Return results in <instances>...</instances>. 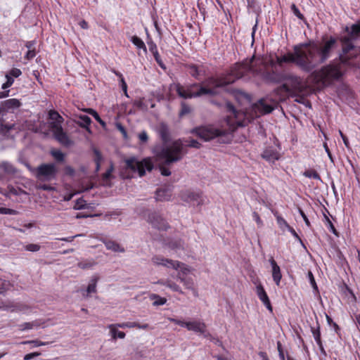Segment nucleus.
Instances as JSON below:
<instances>
[{
    "label": "nucleus",
    "instance_id": "39448f33",
    "mask_svg": "<svg viewBox=\"0 0 360 360\" xmlns=\"http://www.w3.org/2000/svg\"><path fill=\"white\" fill-rule=\"evenodd\" d=\"M319 85L327 86L342 76V71L337 65L332 64L323 67L312 74Z\"/></svg>",
    "mask_w": 360,
    "mask_h": 360
},
{
    "label": "nucleus",
    "instance_id": "bb28decb",
    "mask_svg": "<svg viewBox=\"0 0 360 360\" xmlns=\"http://www.w3.org/2000/svg\"><path fill=\"white\" fill-rule=\"evenodd\" d=\"M102 241L105 244V246L108 250H112L115 252L122 253L125 252L124 248H123L119 243L114 240H103Z\"/></svg>",
    "mask_w": 360,
    "mask_h": 360
},
{
    "label": "nucleus",
    "instance_id": "de8ad7c7",
    "mask_svg": "<svg viewBox=\"0 0 360 360\" xmlns=\"http://www.w3.org/2000/svg\"><path fill=\"white\" fill-rule=\"evenodd\" d=\"M25 249L30 252H37L40 250V245L37 244H28L25 246Z\"/></svg>",
    "mask_w": 360,
    "mask_h": 360
},
{
    "label": "nucleus",
    "instance_id": "13d9d810",
    "mask_svg": "<svg viewBox=\"0 0 360 360\" xmlns=\"http://www.w3.org/2000/svg\"><path fill=\"white\" fill-rule=\"evenodd\" d=\"M277 349L278 351V354H279V357H280L281 360H285L284 353L283 351V348H282V345L280 342H277Z\"/></svg>",
    "mask_w": 360,
    "mask_h": 360
},
{
    "label": "nucleus",
    "instance_id": "a878e982",
    "mask_svg": "<svg viewBox=\"0 0 360 360\" xmlns=\"http://www.w3.org/2000/svg\"><path fill=\"white\" fill-rule=\"evenodd\" d=\"M49 119L51 120L50 122V127L54 129V126L62 127L61 124L63 121V118L55 110H50L49 112Z\"/></svg>",
    "mask_w": 360,
    "mask_h": 360
},
{
    "label": "nucleus",
    "instance_id": "37998d69",
    "mask_svg": "<svg viewBox=\"0 0 360 360\" xmlns=\"http://www.w3.org/2000/svg\"><path fill=\"white\" fill-rule=\"evenodd\" d=\"M155 51H153V56L155 58V61L158 63V64L163 69H165V66L163 63V62L161 60L160 56L159 55L156 45H154Z\"/></svg>",
    "mask_w": 360,
    "mask_h": 360
},
{
    "label": "nucleus",
    "instance_id": "f3484780",
    "mask_svg": "<svg viewBox=\"0 0 360 360\" xmlns=\"http://www.w3.org/2000/svg\"><path fill=\"white\" fill-rule=\"evenodd\" d=\"M21 105V103L18 99L10 98L1 102L0 105V112L1 111L13 112Z\"/></svg>",
    "mask_w": 360,
    "mask_h": 360
},
{
    "label": "nucleus",
    "instance_id": "58836bf2",
    "mask_svg": "<svg viewBox=\"0 0 360 360\" xmlns=\"http://www.w3.org/2000/svg\"><path fill=\"white\" fill-rule=\"evenodd\" d=\"M303 174L304 176H306L307 178H311V179H316V180H319V181L321 180V176L319 174V173L314 169L306 170Z\"/></svg>",
    "mask_w": 360,
    "mask_h": 360
},
{
    "label": "nucleus",
    "instance_id": "cd10ccee",
    "mask_svg": "<svg viewBox=\"0 0 360 360\" xmlns=\"http://www.w3.org/2000/svg\"><path fill=\"white\" fill-rule=\"evenodd\" d=\"M108 328L110 330V334L112 340H115L117 338L124 339L125 338V333L117 330L120 327L117 326V323L110 324Z\"/></svg>",
    "mask_w": 360,
    "mask_h": 360
},
{
    "label": "nucleus",
    "instance_id": "a211bd4d",
    "mask_svg": "<svg viewBox=\"0 0 360 360\" xmlns=\"http://www.w3.org/2000/svg\"><path fill=\"white\" fill-rule=\"evenodd\" d=\"M181 198L184 201L193 203V205H200L202 203V195L199 193L186 191L182 193Z\"/></svg>",
    "mask_w": 360,
    "mask_h": 360
},
{
    "label": "nucleus",
    "instance_id": "bf43d9fd",
    "mask_svg": "<svg viewBox=\"0 0 360 360\" xmlns=\"http://www.w3.org/2000/svg\"><path fill=\"white\" fill-rule=\"evenodd\" d=\"M93 187H94V184L91 182H88V184L86 186H84L83 184H82V186H81V188H80L79 193L89 191V190L91 189Z\"/></svg>",
    "mask_w": 360,
    "mask_h": 360
},
{
    "label": "nucleus",
    "instance_id": "052dcab7",
    "mask_svg": "<svg viewBox=\"0 0 360 360\" xmlns=\"http://www.w3.org/2000/svg\"><path fill=\"white\" fill-rule=\"evenodd\" d=\"M8 189H9V193L13 194L14 195H20L21 193H24V191L20 188H15L13 187H11V188H9Z\"/></svg>",
    "mask_w": 360,
    "mask_h": 360
},
{
    "label": "nucleus",
    "instance_id": "2eb2a0df",
    "mask_svg": "<svg viewBox=\"0 0 360 360\" xmlns=\"http://www.w3.org/2000/svg\"><path fill=\"white\" fill-rule=\"evenodd\" d=\"M253 283L256 285V293L259 298V300L262 301V302L264 304V305L271 311L272 312V307L269 300V298L261 284V283L259 281L258 279L253 281Z\"/></svg>",
    "mask_w": 360,
    "mask_h": 360
},
{
    "label": "nucleus",
    "instance_id": "ea45409f",
    "mask_svg": "<svg viewBox=\"0 0 360 360\" xmlns=\"http://www.w3.org/2000/svg\"><path fill=\"white\" fill-rule=\"evenodd\" d=\"M51 154L56 161L63 162L64 158H65V155L60 150H53L51 152Z\"/></svg>",
    "mask_w": 360,
    "mask_h": 360
},
{
    "label": "nucleus",
    "instance_id": "5701e85b",
    "mask_svg": "<svg viewBox=\"0 0 360 360\" xmlns=\"http://www.w3.org/2000/svg\"><path fill=\"white\" fill-rule=\"evenodd\" d=\"M269 262H270L271 266L272 267V277H273V280L275 282L276 285L277 286H279L280 282H281V278H282V275H281V269H280L279 266L277 264V263L276 262V261L273 258H271L269 259Z\"/></svg>",
    "mask_w": 360,
    "mask_h": 360
},
{
    "label": "nucleus",
    "instance_id": "c85d7f7f",
    "mask_svg": "<svg viewBox=\"0 0 360 360\" xmlns=\"http://www.w3.org/2000/svg\"><path fill=\"white\" fill-rule=\"evenodd\" d=\"M311 333L313 334L315 341L316 342L317 345L319 347L321 352L323 354H326L321 340V332L319 326L318 325L317 328L311 327Z\"/></svg>",
    "mask_w": 360,
    "mask_h": 360
},
{
    "label": "nucleus",
    "instance_id": "2f4dec72",
    "mask_svg": "<svg viewBox=\"0 0 360 360\" xmlns=\"http://www.w3.org/2000/svg\"><path fill=\"white\" fill-rule=\"evenodd\" d=\"M0 168H1L4 172L8 175H13L16 172V169L14 167V166L8 162H1Z\"/></svg>",
    "mask_w": 360,
    "mask_h": 360
},
{
    "label": "nucleus",
    "instance_id": "6e6552de",
    "mask_svg": "<svg viewBox=\"0 0 360 360\" xmlns=\"http://www.w3.org/2000/svg\"><path fill=\"white\" fill-rule=\"evenodd\" d=\"M58 169L54 164H41L35 169V176L44 181H50L56 179Z\"/></svg>",
    "mask_w": 360,
    "mask_h": 360
},
{
    "label": "nucleus",
    "instance_id": "c756f323",
    "mask_svg": "<svg viewBox=\"0 0 360 360\" xmlns=\"http://www.w3.org/2000/svg\"><path fill=\"white\" fill-rule=\"evenodd\" d=\"M169 248L174 250L176 253L184 250V243L180 240H172L168 243Z\"/></svg>",
    "mask_w": 360,
    "mask_h": 360
},
{
    "label": "nucleus",
    "instance_id": "69168bd1",
    "mask_svg": "<svg viewBox=\"0 0 360 360\" xmlns=\"http://www.w3.org/2000/svg\"><path fill=\"white\" fill-rule=\"evenodd\" d=\"M299 212H300V215L302 216V217L303 220L304 221V222H305L306 225H307V226H310V222H309V219H308V218H307V215H306V214H304V212H303V210H301V209H299Z\"/></svg>",
    "mask_w": 360,
    "mask_h": 360
},
{
    "label": "nucleus",
    "instance_id": "b1692460",
    "mask_svg": "<svg viewBox=\"0 0 360 360\" xmlns=\"http://www.w3.org/2000/svg\"><path fill=\"white\" fill-rule=\"evenodd\" d=\"M172 196V190L169 188H162L157 190L155 198L158 201L169 200Z\"/></svg>",
    "mask_w": 360,
    "mask_h": 360
},
{
    "label": "nucleus",
    "instance_id": "a18cd8bd",
    "mask_svg": "<svg viewBox=\"0 0 360 360\" xmlns=\"http://www.w3.org/2000/svg\"><path fill=\"white\" fill-rule=\"evenodd\" d=\"M85 201L82 198H79L76 201L74 208L75 210H82L86 208Z\"/></svg>",
    "mask_w": 360,
    "mask_h": 360
},
{
    "label": "nucleus",
    "instance_id": "09e8293b",
    "mask_svg": "<svg viewBox=\"0 0 360 360\" xmlns=\"http://www.w3.org/2000/svg\"><path fill=\"white\" fill-rule=\"evenodd\" d=\"M226 109L227 111L231 113V115L234 116L235 117H238V112L235 109L234 106L231 105L230 103H226Z\"/></svg>",
    "mask_w": 360,
    "mask_h": 360
},
{
    "label": "nucleus",
    "instance_id": "6ab92c4d",
    "mask_svg": "<svg viewBox=\"0 0 360 360\" xmlns=\"http://www.w3.org/2000/svg\"><path fill=\"white\" fill-rule=\"evenodd\" d=\"M255 112H259V115H264L270 113L273 111L274 107L268 103L265 99H260L254 105Z\"/></svg>",
    "mask_w": 360,
    "mask_h": 360
},
{
    "label": "nucleus",
    "instance_id": "f704fd0d",
    "mask_svg": "<svg viewBox=\"0 0 360 360\" xmlns=\"http://www.w3.org/2000/svg\"><path fill=\"white\" fill-rule=\"evenodd\" d=\"M96 264V262L93 259H90L79 262L77 266L82 269H91Z\"/></svg>",
    "mask_w": 360,
    "mask_h": 360
},
{
    "label": "nucleus",
    "instance_id": "a19ab883",
    "mask_svg": "<svg viewBox=\"0 0 360 360\" xmlns=\"http://www.w3.org/2000/svg\"><path fill=\"white\" fill-rule=\"evenodd\" d=\"M22 344H32L34 347H40V346H45L49 344L48 342H42L38 340H27L24 341Z\"/></svg>",
    "mask_w": 360,
    "mask_h": 360
},
{
    "label": "nucleus",
    "instance_id": "774afa93",
    "mask_svg": "<svg viewBox=\"0 0 360 360\" xmlns=\"http://www.w3.org/2000/svg\"><path fill=\"white\" fill-rule=\"evenodd\" d=\"M65 172L68 175L73 176L75 174V169L70 166H66L65 167Z\"/></svg>",
    "mask_w": 360,
    "mask_h": 360
},
{
    "label": "nucleus",
    "instance_id": "7c9ffc66",
    "mask_svg": "<svg viewBox=\"0 0 360 360\" xmlns=\"http://www.w3.org/2000/svg\"><path fill=\"white\" fill-rule=\"evenodd\" d=\"M79 120L77 121V124L90 132L91 131L89 126L91 122V118L87 115H82L79 116Z\"/></svg>",
    "mask_w": 360,
    "mask_h": 360
},
{
    "label": "nucleus",
    "instance_id": "0e129e2a",
    "mask_svg": "<svg viewBox=\"0 0 360 360\" xmlns=\"http://www.w3.org/2000/svg\"><path fill=\"white\" fill-rule=\"evenodd\" d=\"M93 117L95 118V120L98 122L103 127L105 126V122L100 117L99 115L97 113V112H94Z\"/></svg>",
    "mask_w": 360,
    "mask_h": 360
},
{
    "label": "nucleus",
    "instance_id": "864d4df0",
    "mask_svg": "<svg viewBox=\"0 0 360 360\" xmlns=\"http://www.w3.org/2000/svg\"><path fill=\"white\" fill-rule=\"evenodd\" d=\"M22 74V72L18 68H13L8 72V75L12 77H18Z\"/></svg>",
    "mask_w": 360,
    "mask_h": 360
},
{
    "label": "nucleus",
    "instance_id": "72a5a7b5",
    "mask_svg": "<svg viewBox=\"0 0 360 360\" xmlns=\"http://www.w3.org/2000/svg\"><path fill=\"white\" fill-rule=\"evenodd\" d=\"M149 297L150 300H154L153 303V306H161L167 302L166 298L162 297L157 294H151L150 295Z\"/></svg>",
    "mask_w": 360,
    "mask_h": 360
},
{
    "label": "nucleus",
    "instance_id": "423d86ee",
    "mask_svg": "<svg viewBox=\"0 0 360 360\" xmlns=\"http://www.w3.org/2000/svg\"><path fill=\"white\" fill-rule=\"evenodd\" d=\"M191 134L197 136L204 141H210L225 134V131L213 124H205L192 129Z\"/></svg>",
    "mask_w": 360,
    "mask_h": 360
},
{
    "label": "nucleus",
    "instance_id": "aec40b11",
    "mask_svg": "<svg viewBox=\"0 0 360 360\" xmlns=\"http://www.w3.org/2000/svg\"><path fill=\"white\" fill-rule=\"evenodd\" d=\"M189 74L194 78L198 79L199 76L205 75V69L203 65H197L189 63L185 65Z\"/></svg>",
    "mask_w": 360,
    "mask_h": 360
},
{
    "label": "nucleus",
    "instance_id": "338daca9",
    "mask_svg": "<svg viewBox=\"0 0 360 360\" xmlns=\"http://www.w3.org/2000/svg\"><path fill=\"white\" fill-rule=\"evenodd\" d=\"M39 189L43 190V191H52L53 190V188L51 186L46 185V184H40L37 186Z\"/></svg>",
    "mask_w": 360,
    "mask_h": 360
},
{
    "label": "nucleus",
    "instance_id": "4c0bfd02",
    "mask_svg": "<svg viewBox=\"0 0 360 360\" xmlns=\"http://www.w3.org/2000/svg\"><path fill=\"white\" fill-rule=\"evenodd\" d=\"M114 169L113 165H111L110 168L103 174L102 180L103 184L105 186H110L108 181L111 177V174Z\"/></svg>",
    "mask_w": 360,
    "mask_h": 360
},
{
    "label": "nucleus",
    "instance_id": "3c124183",
    "mask_svg": "<svg viewBox=\"0 0 360 360\" xmlns=\"http://www.w3.org/2000/svg\"><path fill=\"white\" fill-rule=\"evenodd\" d=\"M117 326H118L121 328H135L136 326V322H124L121 323H117Z\"/></svg>",
    "mask_w": 360,
    "mask_h": 360
},
{
    "label": "nucleus",
    "instance_id": "9b49d317",
    "mask_svg": "<svg viewBox=\"0 0 360 360\" xmlns=\"http://www.w3.org/2000/svg\"><path fill=\"white\" fill-rule=\"evenodd\" d=\"M191 268L186 264H184L179 269L176 274V278L181 281L186 289L193 291L194 295H197L198 292L194 288L193 279L188 276V274L191 272Z\"/></svg>",
    "mask_w": 360,
    "mask_h": 360
},
{
    "label": "nucleus",
    "instance_id": "4468645a",
    "mask_svg": "<svg viewBox=\"0 0 360 360\" xmlns=\"http://www.w3.org/2000/svg\"><path fill=\"white\" fill-rule=\"evenodd\" d=\"M198 86V83H193L186 86L178 84L176 86L177 94L185 99L196 98V96H191L195 94Z\"/></svg>",
    "mask_w": 360,
    "mask_h": 360
},
{
    "label": "nucleus",
    "instance_id": "0eeeda50",
    "mask_svg": "<svg viewBox=\"0 0 360 360\" xmlns=\"http://www.w3.org/2000/svg\"><path fill=\"white\" fill-rule=\"evenodd\" d=\"M126 167L133 172H138L140 176H143L146 174V170L151 171L153 165L150 159L146 158L141 161H139L136 158L132 157L125 160Z\"/></svg>",
    "mask_w": 360,
    "mask_h": 360
},
{
    "label": "nucleus",
    "instance_id": "dca6fc26",
    "mask_svg": "<svg viewBox=\"0 0 360 360\" xmlns=\"http://www.w3.org/2000/svg\"><path fill=\"white\" fill-rule=\"evenodd\" d=\"M56 139L65 146H70L72 144V141L68 134L63 131L62 127L55 125L54 129H52Z\"/></svg>",
    "mask_w": 360,
    "mask_h": 360
},
{
    "label": "nucleus",
    "instance_id": "e433bc0d",
    "mask_svg": "<svg viewBox=\"0 0 360 360\" xmlns=\"http://www.w3.org/2000/svg\"><path fill=\"white\" fill-rule=\"evenodd\" d=\"M131 41L139 49H143L146 51V46L143 40L137 36H133L131 38Z\"/></svg>",
    "mask_w": 360,
    "mask_h": 360
},
{
    "label": "nucleus",
    "instance_id": "6e6d98bb",
    "mask_svg": "<svg viewBox=\"0 0 360 360\" xmlns=\"http://www.w3.org/2000/svg\"><path fill=\"white\" fill-rule=\"evenodd\" d=\"M9 285V283L6 281L0 282V294L4 293L5 291L8 290Z\"/></svg>",
    "mask_w": 360,
    "mask_h": 360
},
{
    "label": "nucleus",
    "instance_id": "f03ea898",
    "mask_svg": "<svg viewBox=\"0 0 360 360\" xmlns=\"http://www.w3.org/2000/svg\"><path fill=\"white\" fill-rule=\"evenodd\" d=\"M200 148L201 143L195 139H177L173 141L170 146H166L160 152V157L165 160L167 165L181 160L187 153L185 147Z\"/></svg>",
    "mask_w": 360,
    "mask_h": 360
},
{
    "label": "nucleus",
    "instance_id": "393cba45",
    "mask_svg": "<svg viewBox=\"0 0 360 360\" xmlns=\"http://www.w3.org/2000/svg\"><path fill=\"white\" fill-rule=\"evenodd\" d=\"M157 284L165 285L174 292H177L181 294H184L181 287L172 280L167 279H160L156 282Z\"/></svg>",
    "mask_w": 360,
    "mask_h": 360
},
{
    "label": "nucleus",
    "instance_id": "c03bdc74",
    "mask_svg": "<svg viewBox=\"0 0 360 360\" xmlns=\"http://www.w3.org/2000/svg\"><path fill=\"white\" fill-rule=\"evenodd\" d=\"M276 221L277 224L282 229H283L284 228H286L288 229V228L290 226L287 221L279 215H276Z\"/></svg>",
    "mask_w": 360,
    "mask_h": 360
},
{
    "label": "nucleus",
    "instance_id": "8fccbe9b",
    "mask_svg": "<svg viewBox=\"0 0 360 360\" xmlns=\"http://www.w3.org/2000/svg\"><path fill=\"white\" fill-rule=\"evenodd\" d=\"M291 10L293 13V14L297 16L299 19H304V15L300 13L298 8L295 6V4H292L291 5Z\"/></svg>",
    "mask_w": 360,
    "mask_h": 360
},
{
    "label": "nucleus",
    "instance_id": "5fc2aeb1",
    "mask_svg": "<svg viewBox=\"0 0 360 360\" xmlns=\"http://www.w3.org/2000/svg\"><path fill=\"white\" fill-rule=\"evenodd\" d=\"M139 139L141 142L146 143L148 140V136L147 134V132L146 131H142L139 134Z\"/></svg>",
    "mask_w": 360,
    "mask_h": 360
},
{
    "label": "nucleus",
    "instance_id": "e2e57ef3",
    "mask_svg": "<svg viewBox=\"0 0 360 360\" xmlns=\"http://www.w3.org/2000/svg\"><path fill=\"white\" fill-rule=\"evenodd\" d=\"M35 56H36V52H35L34 49L28 50V51L27 52V53L25 55V58H27V60H31Z\"/></svg>",
    "mask_w": 360,
    "mask_h": 360
},
{
    "label": "nucleus",
    "instance_id": "4d7b16f0",
    "mask_svg": "<svg viewBox=\"0 0 360 360\" xmlns=\"http://www.w3.org/2000/svg\"><path fill=\"white\" fill-rule=\"evenodd\" d=\"M41 355L40 352H32L27 354H25L24 356V360H31L34 359V357L39 356Z\"/></svg>",
    "mask_w": 360,
    "mask_h": 360
},
{
    "label": "nucleus",
    "instance_id": "603ef678",
    "mask_svg": "<svg viewBox=\"0 0 360 360\" xmlns=\"http://www.w3.org/2000/svg\"><path fill=\"white\" fill-rule=\"evenodd\" d=\"M17 212L14 210L6 208V207H0V214H16Z\"/></svg>",
    "mask_w": 360,
    "mask_h": 360
},
{
    "label": "nucleus",
    "instance_id": "ddd939ff",
    "mask_svg": "<svg viewBox=\"0 0 360 360\" xmlns=\"http://www.w3.org/2000/svg\"><path fill=\"white\" fill-rule=\"evenodd\" d=\"M147 221L150 224L153 228L158 230L166 231L169 228L167 221L159 213L155 212L148 214Z\"/></svg>",
    "mask_w": 360,
    "mask_h": 360
},
{
    "label": "nucleus",
    "instance_id": "79ce46f5",
    "mask_svg": "<svg viewBox=\"0 0 360 360\" xmlns=\"http://www.w3.org/2000/svg\"><path fill=\"white\" fill-rule=\"evenodd\" d=\"M94 153L95 155L94 160H95L96 165V171H98L100 168V164L102 160V155H101V153L97 149H94Z\"/></svg>",
    "mask_w": 360,
    "mask_h": 360
},
{
    "label": "nucleus",
    "instance_id": "c9c22d12",
    "mask_svg": "<svg viewBox=\"0 0 360 360\" xmlns=\"http://www.w3.org/2000/svg\"><path fill=\"white\" fill-rule=\"evenodd\" d=\"M41 326V323L39 321H34L32 322H26L20 325V330H30L34 328H38Z\"/></svg>",
    "mask_w": 360,
    "mask_h": 360
},
{
    "label": "nucleus",
    "instance_id": "49530a36",
    "mask_svg": "<svg viewBox=\"0 0 360 360\" xmlns=\"http://www.w3.org/2000/svg\"><path fill=\"white\" fill-rule=\"evenodd\" d=\"M191 111V108L188 105H187L186 103H182L181 104V108L179 112V116L183 117L184 115L188 114Z\"/></svg>",
    "mask_w": 360,
    "mask_h": 360
},
{
    "label": "nucleus",
    "instance_id": "4be33fe9",
    "mask_svg": "<svg viewBox=\"0 0 360 360\" xmlns=\"http://www.w3.org/2000/svg\"><path fill=\"white\" fill-rule=\"evenodd\" d=\"M262 157L269 162H274L279 159L280 155L276 149L269 147L264 150Z\"/></svg>",
    "mask_w": 360,
    "mask_h": 360
},
{
    "label": "nucleus",
    "instance_id": "7ed1b4c3",
    "mask_svg": "<svg viewBox=\"0 0 360 360\" xmlns=\"http://www.w3.org/2000/svg\"><path fill=\"white\" fill-rule=\"evenodd\" d=\"M268 60L266 58L264 60H252L241 64H235L230 70L229 76L228 78H223L225 81H229L228 84L234 82L236 79H240L248 72H252L254 75H261L263 77L264 63Z\"/></svg>",
    "mask_w": 360,
    "mask_h": 360
},
{
    "label": "nucleus",
    "instance_id": "473e14b6",
    "mask_svg": "<svg viewBox=\"0 0 360 360\" xmlns=\"http://www.w3.org/2000/svg\"><path fill=\"white\" fill-rule=\"evenodd\" d=\"M99 279L98 276H94L91 277L90 282L86 288L87 296L91 294L96 292V284Z\"/></svg>",
    "mask_w": 360,
    "mask_h": 360
},
{
    "label": "nucleus",
    "instance_id": "f257e3e1",
    "mask_svg": "<svg viewBox=\"0 0 360 360\" xmlns=\"http://www.w3.org/2000/svg\"><path fill=\"white\" fill-rule=\"evenodd\" d=\"M337 46L338 41L335 37L325 35L320 41L296 46L293 53L281 56H270L263 65V77L269 82H283L278 91L294 96L302 94L306 88L303 79L292 73L280 71L283 63H293L301 70L310 72L330 58Z\"/></svg>",
    "mask_w": 360,
    "mask_h": 360
},
{
    "label": "nucleus",
    "instance_id": "1a4fd4ad",
    "mask_svg": "<svg viewBox=\"0 0 360 360\" xmlns=\"http://www.w3.org/2000/svg\"><path fill=\"white\" fill-rule=\"evenodd\" d=\"M347 32H348V37L342 39V51L345 53H348L354 48L352 40L356 39L360 37V19L355 24H353L350 29L347 27Z\"/></svg>",
    "mask_w": 360,
    "mask_h": 360
},
{
    "label": "nucleus",
    "instance_id": "f8f14e48",
    "mask_svg": "<svg viewBox=\"0 0 360 360\" xmlns=\"http://www.w3.org/2000/svg\"><path fill=\"white\" fill-rule=\"evenodd\" d=\"M151 260L155 265L162 266L166 268L173 269L175 270L180 269L184 264V263L179 261L165 258L160 255L153 256Z\"/></svg>",
    "mask_w": 360,
    "mask_h": 360
},
{
    "label": "nucleus",
    "instance_id": "20e7f679",
    "mask_svg": "<svg viewBox=\"0 0 360 360\" xmlns=\"http://www.w3.org/2000/svg\"><path fill=\"white\" fill-rule=\"evenodd\" d=\"M229 82L222 77H209L202 83H198L196 92L192 96H196V98L205 95L215 96L218 94L217 89L226 86Z\"/></svg>",
    "mask_w": 360,
    "mask_h": 360
},
{
    "label": "nucleus",
    "instance_id": "9d476101",
    "mask_svg": "<svg viewBox=\"0 0 360 360\" xmlns=\"http://www.w3.org/2000/svg\"><path fill=\"white\" fill-rule=\"evenodd\" d=\"M168 320L174 323V324L179 325L181 327L186 328L188 330L193 331L196 333L205 334V328H207L205 323L200 321H185L183 320L168 318Z\"/></svg>",
    "mask_w": 360,
    "mask_h": 360
},
{
    "label": "nucleus",
    "instance_id": "412c9836",
    "mask_svg": "<svg viewBox=\"0 0 360 360\" xmlns=\"http://www.w3.org/2000/svg\"><path fill=\"white\" fill-rule=\"evenodd\" d=\"M158 134L164 143L162 149L166 146H170L167 144L170 141V133L168 126L165 123H160L158 126Z\"/></svg>",
    "mask_w": 360,
    "mask_h": 360
},
{
    "label": "nucleus",
    "instance_id": "680f3d73",
    "mask_svg": "<svg viewBox=\"0 0 360 360\" xmlns=\"http://www.w3.org/2000/svg\"><path fill=\"white\" fill-rule=\"evenodd\" d=\"M252 217H253V219L257 222L258 226H262V224H263L262 221L257 212H253Z\"/></svg>",
    "mask_w": 360,
    "mask_h": 360
}]
</instances>
